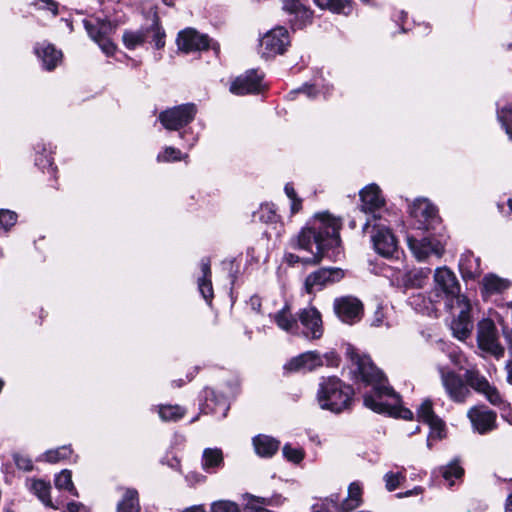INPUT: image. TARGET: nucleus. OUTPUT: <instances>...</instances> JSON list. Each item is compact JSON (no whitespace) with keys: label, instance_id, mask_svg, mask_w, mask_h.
<instances>
[{"label":"nucleus","instance_id":"1","mask_svg":"<svg viewBox=\"0 0 512 512\" xmlns=\"http://www.w3.org/2000/svg\"><path fill=\"white\" fill-rule=\"evenodd\" d=\"M346 354L354 378L372 387L370 392L364 394L365 407L379 414L412 419V411L401 405L400 395L388 384L383 372L373 364L368 355L361 354L352 346L347 348Z\"/></svg>","mask_w":512,"mask_h":512},{"label":"nucleus","instance_id":"2","mask_svg":"<svg viewBox=\"0 0 512 512\" xmlns=\"http://www.w3.org/2000/svg\"><path fill=\"white\" fill-rule=\"evenodd\" d=\"M341 220L328 212L316 214L304 227L298 236L292 240V247L306 250L310 257H300L293 253H287L285 260L289 265L297 263L317 264L322 258L336 261L341 254V239L339 231Z\"/></svg>","mask_w":512,"mask_h":512},{"label":"nucleus","instance_id":"3","mask_svg":"<svg viewBox=\"0 0 512 512\" xmlns=\"http://www.w3.org/2000/svg\"><path fill=\"white\" fill-rule=\"evenodd\" d=\"M438 372L441 383L449 398L456 403H464L471 395L469 388L479 394H482L487 401L501 411L503 419L512 424V414L510 404L502 397L498 389L491 385L489 381L477 369H466L464 379L446 366L439 365Z\"/></svg>","mask_w":512,"mask_h":512},{"label":"nucleus","instance_id":"4","mask_svg":"<svg viewBox=\"0 0 512 512\" xmlns=\"http://www.w3.org/2000/svg\"><path fill=\"white\" fill-rule=\"evenodd\" d=\"M354 388L337 376L319 379L315 400L320 409L333 414H341L352 407Z\"/></svg>","mask_w":512,"mask_h":512},{"label":"nucleus","instance_id":"5","mask_svg":"<svg viewBox=\"0 0 512 512\" xmlns=\"http://www.w3.org/2000/svg\"><path fill=\"white\" fill-rule=\"evenodd\" d=\"M198 113L196 104L188 102L161 111L158 121L168 131H177L183 146L192 149L199 140V134L190 127Z\"/></svg>","mask_w":512,"mask_h":512},{"label":"nucleus","instance_id":"6","mask_svg":"<svg viewBox=\"0 0 512 512\" xmlns=\"http://www.w3.org/2000/svg\"><path fill=\"white\" fill-rule=\"evenodd\" d=\"M434 287L432 295L435 301H444L447 310L452 311L460 298H466L460 294V284L455 273L448 267H438L434 271Z\"/></svg>","mask_w":512,"mask_h":512},{"label":"nucleus","instance_id":"7","mask_svg":"<svg viewBox=\"0 0 512 512\" xmlns=\"http://www.w3.org/2000/svg\"><path fill=\"white\" fill-rule=\"evenodd\" d=\"M361 200V211L371 216L366 220L363 225V232H367L372 222L377 221L382 216L385 207V198L382 194L380 187L371 183L366 185L359 191Z\"/></svg>","mask_w":512,"mask_h":512},{"label":"nucleus","instance_id":"8","mask_svg":"<svg viewBox=\"0 0 512 512\" xmlns=\"http://www.w3.org/2000/svg\"><path fill=\"white\" fill-rule=\"evenodd\" d=\"M371 242L374 250L381 256L390 258L398 253L397 240L392 233L388 221L379 217L377 221L372 222Z\"/></svg>","mask_w":512,"mask_h":512},{"label":"nucleus","instance_id":"9","mask_svg":"<svg viewBox=\"0 0 512 512\" xmlns=\"http://www.w3.org/2000/svg\"><path fill=\"white\" fill-rule=\"evenodd\" d=\"M409 214L418 230L434 229L440 222L437 207L427 198H416L409 206Z\"/></svg>","mask_w":512,"mask_h":512},{"label":"nucleus","instance_id":"10","mask_svg":"<svg viewBox=\"0 0 512 512\" xmlns=\"http://www.w3.org/2000/svg\"><path fill=\"white\" fill-rule=\"evenodd\" d=\"M85 30L89 37L98 44L100 49L107 55L111 56L116 51L115 44L111 41L110 35L115 30V25L105 19L83 20Z\"/></svg>","mask_w":512,"mask_h":512},{"label":"nucleus","instance_id":"11","mask_svg":"<svg viewBox=\"0 0 512 512\" xmlns=\"http://www.w3.org/2000/svg\"><path fill=\"white\" fill-rule=\"evenodd\" d=\"M177 46L180 50L190 53L211 48L215 55L219 54V44L210 39L206 34H200L193 28H186L178 33Z\"/></svg>","mask_w":512,"mask_h":512},{"label":"nucleus","instance_id":"12","mask_svg":"<svg viewBox=\"0 0 512 512\" xmlns=\"http://www.w3.org/2000/svg\"><path fill=\"white\" fill-rule=\"evenodd\" d=\"M407 244L413 256L420 262L427 261L431 257L439 259L445 251L441 241L430 236L418 239L412 235H408Z\"/></svg>","mask_w":512,"mask_h":512},{"label":"nucleus","instance_id":"13","mask_svg":"<svg viewBox=\"0 0 512 512\" xmlns=\"http://www.w3.org/2000/svg\"><path fill=\"white\" fill-rule=\"evenodd\" d=\"M297 321L300 333L307 339H319L323 334V325L320 312L312 306L300 309L297 312Z\"/></svg>","mask_w":512,"mask_h":512},{"label":"nucleus","instance_id":"14","mask_svg":"<svg viewBox=\"0 0 512 512\" xmlns=\"http://www.w3.org/2000/svg\"><path fill=\"white\" fill-rule=\"evenodd\" d=\"M201 397L200 409L202 413L212 414L218 419H223L227 416L230 404L224 393L206 387Z\"/></svg>","mask_w":512,"mask_h":512},{"label":"nucleus","instance_id":"15","mask_svg":"<svg viewBox=\"0 0 512 512\" xmlns=\"http://www.w3.org/2000/svg\"><path fill=\"white\" fill-rule=\"evenodd\" d=\"M333 308L337 317L346 324L353 325L359 322L363 316L362 302L353 296L336 298Z\"/></svg>","mask_w":512,"mask_h":512},{"label":"nucleus","instance_id":"16","mask_svg":"<svg viewBox=\"0 0 512 512\" xmlns=\"http://www.w3.org/2000/svg\"><path fill=\"white\" fill-rule=\"evenodd\" d=\"M290 44L288 31L284 27H276L268 31L260 41L261 53L264 57L282 54Z\"/></svg>","mask_w":512,"mask_h":512},{"label":"nucleus","instance_id":"17","mask_svg":"<svg viewBox=\"0 0 512 512\" xmlns=\"http://www.w3.org/2000/svg\"><path fill=\"white\" fill-rule=\"evenodd\" d=\"M472 428L475 432L485 435L496 429L497 415L485 405L471 407L467 412Z\"/></svg>","mask_w":512,"mask_h":512},{"label":"nucleus","instance_id":"18","mask_svg":"<svg viewBox=\"0 0 512 512\" xmlns=\"http://www.w3.org/2000/svg\"><path fill=\"white\" fill-rule=\"evenodd\" d=\"M456 311H458V314L451 323V329L456 338L464 340L469 336L473 328L470 316L471 304L469 300L467 298H460L458 304L455 305L451 312L455 313Z\"/></svg>","mask_w":512,"mask_h":512},{"label":"nucleus","instance_id":"19","mask_svg":"<svg viewBox=\"0 0 512 512\" xmlns=\"http://www.w3.org/2000/svg\"><path fill=\"white\" fill-rule=\"evenodd\" d=\"M344 277V272L340 268H321L307 276L305 280V290L311 294L321 290L328 284L340 281Z\"/></svg>","mask_w":512,"mask_h":512},{"label":"nucleus","instance_id":"20","mask_svg":"<svg viewBox=\"0 0 512 512\" xmlns=\"http://www.w3.org/2000/svg\"><path fill=\"white\" fill-rule=\"evenodd\" d=\"M477 340L482 350L496 357L503 355L504 349L498 341L497 330L493 322L486 320L479 324Z\"/></svg>","mask_w":512,"mask_h":512},{"label":"nucleus","instance_id":"21","mask_svg":"<svg viewBox=\"0 0 512 512\" xmlns=\"http://www.w3.org/2000/svg\"><path fill=\"white\" fill-rule=\"evenodd\" d=\"M263 75L257 70H249L237 77L230 86V91L236 95L259 93L263 88Z\"/></svg>","mask_w":512,"mask_h":512},{"label":"nucleus","instance_id":"22","mask_svg":"<svg viewBox=\"0 0 512 512\" xmlns=\"http://www.w3.org/2000/svg\"><path fill=\"white\" fill-rule=\"evenodd\" d=\"M283 9L293 15L289 21L294 30L302 29L311 22L313 12L307 7L304 0H282Z\"/></svg>","mask_w":512,"mask_h":512},{"label":"nucleus","instance_id":"23","mask_svg":"<svg viewBox=\"0 0 512 512\" xmlns=\"http://www.w3.org/2000/svg\"><path fill=\"white\" fill-rule=\"evenodd\" d=\"M324 364L320 353L316 351H307L290 359L284 369L289 372H308Z\"/></svg>","mask_w":512,"mask_h":512},{"label":"nucleus","instance_id":"24","mask_svg":"<svg viewBox=\"0 0 512 512\" xmlns=\"http://www.w3.org/2000/svg\"><path fill=\"white\" fill-rule=\"evenodd\" d=\"M332 86L326 82L323 72L317 71L310 82L304 83L300 88L291 91L290 94H304L309 99H314L318 95L324 97L330 95Z\"/></svg>","mask_w":512,"mask_h":512},{"label":"nucleus","instance_id":"25","mask_svg":"<svg viewBox=\"0 0 512 512\" xmlns=\"http://www.w3.org/2000/svg\"><path fill=\"white\" fill-rule=\"evenodd\" d=\"M54 146L43 141L34 145V163L43 172L55 176L57 167L54 165Z\"/></svg>","mask_w":512,"mask_h":512},{"label":"nucleus","instance_id":"26","mask_svg":"<svg viewBox=\"0 0 512 512\" xmlns=\"http://www.w3.org/2000/svg\"><path fill=\"white\" fill-rule=\"evenodd\" d=\"M458 266L465 282L475 281L482 274L481 260L471 251H466L461 254Z\"/></svg>","mask_w":512,"mask_h":512},{"label":"nucleus","instance_id":"27","mask_svg":"<svg viewBox=\"0 0 512 512\" xmlns=\"http://www.w3.org/2000/svg\"><path fill=\"white\" fill-rule=\"evenodd\" d=\"M121 497L116 504V512H141L139 492L134 487L117 488Z\"/></svg>","mask_w":512,"mask_h":512},{"label":"nucleus","instance_id":"28","mask_svg":"<svg viewBox=\"0 0 512 512\" xmlns=\"http://www.w3.org/2000/svg\"><path fill=\"white\" fill-rule=\"evenodd\" d=\"M432 477H441L445 484L453 486L457 480H461L464 475V469L461 466L460 460L454 458L446 465L439 466L432 470Z\"/></svg>","mask_w":512,"mask_h":512},{"label":"nucleus","instance_id":"29","mask_svg":"<svg viewBox=\"0 0 512 512\" xmlns=\"http://www.w3.org/2000/svg\"><path fill=\"white\" fill-rule=\"evenodd\" d=\"M35 52L42 62L43 68L48 71L55 69L62 59V52L48 42L37 44Z\"/></svg>","mask_w":512,"mask_h":512},{"label":"nucleus","instance_id":"30","mask_svg":"<svg viewBox=\"0 0 512 512\" xmlns=\"http://www.w3.org/2000/svg\"><path fill=\"white\" fill-rule=\"evenodd\" d=\"M417 415L420 421L429 425L433 433H436L439 438L442 437V432L445 425L442 419L434 413L432 402L430 400H425L422 402L417 410Z\"/></svg>","mask_w":512,"mask_h":512},{"label":"nucleus","instance_id":"31","mask_svg":"<svg viewBox=\"0 0 512 512\" xmlns=\"http://www.w3.org/2000/svg\"><path fill=\"white\" fill-rule=\"evenodd\" d=\"M202 276L198 278V290L208 305H211L214 292L211 281V262L209 258H202L200 261Z\"/></svg>","mask_w":512,"mask_h":512},{"label":"nucleus","instance_id":"32","mask_svg":"<svg viewBox=\"0 0 512 512\" xmlns=\"http://www.w3.org/2000/svg\"><path fill=\"white\" fill-rule=\"evenodd\" d=\"M256 454L263 458L272 457L280 447V441L274 437L259 434L252 439Z\"/></svg>","mask_w":512,"mask_h":512},{"label":"nucleus","instance_id":"33","mask_svg":"<svg viewBox=\"0 0 512 512\" xmlns=\"http://www.w3.org/2000/svg\"><path fill=\"white\" fill-rule=\"evenodd\" d=\"M314 4L321 10H328L333 14L350 16L355 8L353 0H313Z\"/></svg>","mask_w":512,"mask_h":512},{"label":"nucleus","instance_id":"34","mask_svg":"<svg viewBox=\"0 0 512 512\" xmlns=\"http://www.w3.org/2000/svg\"><path fill=\"white\" fill-rule=\"evenodd\" d=\"M273 320L281 330L293 335H299V323L297 318L291 314L288 305H285L281 310L276 312L273 315Z\"/></svg>","mask_w":512,"mask_h":512},{"label":"nucleus","instance_id":"35","mask_svg":"<svg viewBox=\"0 0 512 512\" xmlns=\"http://www.w3.org/2000/svg\"><path fill=\"white\" fill-rule=\"evenodd\" d=\"M224 464L223 452L220 448H206L202 453V469L209 474L216 473Z\"/></svg>","mask_w":512,"mask_h":512},{"label":"nucleus","instance_id":"36","mask_svg":"<svg viewBox=\"0 0 512 512\" xmlns=\"http://www.w3.org/2000/svg\"><path fill=\"white\" fill-rule=\"evenodd\" d=\"M496 116L501 127L512 140V102L507 98H500L496 102Z\"/></svg>","mask_w":512,"mask_h":512},{"label":"nucleus","instance_id":"37","mask_svg":"<svg viewBox=\"0 0 512 512\" xmlns=\"http://www.w3.org/2000/svg\"><path fill=\"white\" fill-rule=\"evenodd\" d=\"M511 282L495 274H487L482 280V294L485 296L502 293L507 290Z\"/></svg>","mask_w":512,"mask_h":512},{"label":"nucleus","instance_id":"38","mask_svg":"<svg viewBox=\"0 0 512 512\" xmlns=\"http://www.w3.org/2000/svg\"><path fill=\"white\" fill-rule=\"evenodd\" d=\"M29 490L37 496V498L46 506L58 509L52 502L50 497L51 485L49 482L42 479H31L28 482Z\"/></svg>","mask_w":512,"mask_h":512},{"label":"nucleus","instance_id":"39","mask_svg":"<svg viewBox=\"0 0 512 512\" xmlns=\"http://www.w3.org/2000/svg\"><path fill=\"white\" fill-rule=\"evenodd\" d=\"M407 303L416 312L430 314L434 311V304L438 303V301H435V297L432 295V292L428 298L423 293L417 292L408 297Z\"/></svg>","mask_w":512,"mask_h":512},{"label":"nucleus","instance_id":"40","mask_svg":"<svg viewBox=\"0 0 512 512\" xmlns=\"http://www.w3.org/2000/svg\"><path fill=\"white\" fill-rule=\"evenodd\" d=\"M151 412L157 413L164 422H175L185 415V409L179 405L160 404L150 408Z\"/></svg>","mask_w":512,"mask_h":512},{"label":"nucleus","instance_id":"41","mask_svg":"<svg viewBox=\"0 0 512 512\" xmlns=\"http://www.w3.org/2000/svg\"><path fill=\"white\" fill-rule=\"evenodd\" d=\"M362 487L358 482H353L348 487V496L340 502L339 512H350L361 505Z\"/></svg>","mask_w":512,"mask_h":512},{"label":"nucleus","instance_id":"42","mask_svg":"<svg viewBox=\"0 0 512 512\" xmlns=\"http://www.w3.org/2000/svg\"><path fill=\"white\" fill-rule=\"evenodd\" d=\"M73 450L70 445H63L55 449H50L37 457L38 462H47L51 464L59 463L71 457Z\"/></svg>","mask_w":512,"mask_h":512},{"label":"nucleus","instance_id":"43","mask_svg":"<svg viewBox=\"0 0 512 512\" xmlns=\"http://www.w3.org/2000/svg\"><path fill=\"white\" fill-rule=\"evenodd\" d=\"M147 34V28L136 31L126 30L122 36L123 44L127 49L134 50L146 42Z\"/></svg>","mask_w":512,"mask_h":512},{"label":"nucleus","instance_id":"44","mask_svg":"<svg viewBox=\"0 0 512 512\" xmlns=\"http://www.w3.org/2000/svg\"><path fill=\"white\" fill-rule=\"evenodd\" d=\"M54 484L58 490L67 491L75 497L79 496L78 491L72 481V472L68 469H64L55 475Z\"/></svg>","mask_w":512,"mask_h":512},{"label":"nucleus","instance_id":"45","mask_svg":"<svg viewBox=\"0 0 512 512\" xmlns=\"http://www.w3.org/2000/svg\"><path fill=\"white\" fill-rule=\"evenodd\" d=\"M339 506L340 497L338 494L333 493L313 504L312 512H332V510L339 512Z\"/></svg>","mask_w":512,"mask_h":512},{"label":"nucleus","instance_id":"46","mask_svg":"<svg viewBox=\"0 0 512 512\" xmlns=\"http://www.w3.org/2000/svg\"><path fill=\"white\" fill-rule=\"evenodd\" d=\"M186 157L187 154L183 155L180 149L173 146H166L157 154L156 160L158 163H169L181 161Z\"/></svg>","mask_w":512,"mask_h":512},{"label":"nucleus","instance_id":"47","mask_svg":"<svg viewBox=\"0 0 512 512\" xmlns=\"http://www.w3.org/2000/svg\"><path fill=\"white\" fill-rule=\"evenodd\" d=\"M405 469L402 468V471L400 472H387L383 479H384V482H385V486H386V489L388 491H394L396 490L402 481H404L406 479V476H405Z\"/></svg>","mask_w":512,"mask_h":512},{"label":"nucleus","instance_id":"48","mask_svg":"<svg viewBox=\"0 0 512 512\" xmlns=\"http://www.w3.org/2000/svg\"><path fill=\"white\" fill-rule=\"evenodd\" d=\"M18 219V215L9 209H0V230L8 232Z\"/></svg>","mask_w":512,"mask_h":512},{"label":"nucleus","instance_id":"49","mask_svg":"<svg viewBox=\"0 0 512 512\" xmlns=\"http://www.w3.org/2000/svg\"><path fill=\"white\" fill-rule=\"evenodd\" d=\"M257 214L260 221L265 223L276 222L278 217L274 205L269 203L262 204Z\"/></svg>","mask_w":512,"mask_h":512},{"label":"nucleus","instance_id":"50","mask_svg":"<svg viewBox=\"0 0 512 512\" xmlns=\"http://www.w3.org/2000/svg\"><path fill=\"white\" fill-rule=\"evenodd\" d=\"M285 459L293 463H299L304 458V452L301 448L293 447L290 444H285L282 449Z\"/></svg>","mask_w":512,"mask_h":512},{"label":"nucleus","instance_id":"51","mask_svg":"<svg viewBox=\"0 0 512 512\" xmlns=\"http://www.w3.org/2000/svg\"><path fill=\"white\" fill-rule=\"evenodd\" d=\"M211 512H241L239 506L229 500H219L211 504Z\"/></svg>","mask_w":512,"mask_h":512},{"label":"nucleus","instance_id":"52","mask_svg":"<svg viewBox=\"0 0 512 512\" xmlns=\"http://www.w3.org/2000/svg\"><path fill=\"white\" fill-rule=\"evenodd\" d=\"M148 29L153 32V42L156 49H162L165 46V31L159 26L157 22H154Z\"/></svg>","mask_w":512,"mask_h":512},{"label":"nucleus","instance_id":"53","mask_svg":"<svg viewBox=\"0 0 512 512\" xmlns=\"http://www.w3.org/2000/svg\"><path fill=\"white\" fill-rule=\"evenodd\" d=\"M13 460H14L16 467L25 472H30L34 468L32 459L26 454L14 453Z\"/></svg>","mask_w":512,"mask_h":512},{"label":"nucleus","instance_id":"54","mask_svg":"<svg viewBox=\"0 0 512 512\" xmlns=\"http://www.w3.org/2000/svg\"><path fill=\"white\" fill-rule=\"evenodd\" d=\"M222 268L227 271L230 284L233 286L239 273V266L236 264V260L234 258L224 260L222 262Z\"/></svg>","mask_w":512,"mask_h":512},{"label":"nucleus","instance_id":"55","mask_svg":"<svg viewBox=\"0 0 512 512\" xmlns=\"http://www.w3.org/2000/svg\"><path fill=\"white\" fill-rule=\"evenodd\" d=\"M240 387V381L238 377L231 376L225 383V388L222 393H224V396H227V400L229 401L230 397H235L239 392Z\"/></svg>","mask_w":512,"mask_h":512},{"label":"nucleus","instance_id":"56","mask_svg":"<svg viewBox=\"0 0 512 512\" xmlns=\"http://www.w3.org/2000/svg\"><path fill=\"white\" fill-rule=\"evenodd\" d=\"M385 319L386 313L384 311V307L381 304H378L371 319V326L381 327L385 325L386 327H390V325L388 324V322L385 321Z\"/></svg>","mask_w":512,"mask_h":512},{"label":"nucleus","instance_id":"57","mask_svg":"<svg viewBox=\"0 0 512 512\" xmlns=\"http://www.w3.org/2000/svg\"><path fill=\"white\" fill-rule=\"evenodd\" d=\"M448 357L451 361V363L458 367L459 369H463L464 368V361H465V357L464 355L458 350V348L456 347H451L449 349V352H448Z\"/></svg>","mask_w":512,"mask_h":512},{"label":"nucleus","instance_id":"58","mask_svg":"<svg viewBox=\"0 0 512 512\" xmlns=\"http://www.w3.org/2000/svg\"><path fill=\"white\" fill-rule=\"evenodd\" d=\"M185 481L188 486L194 487L198 484L204 483L206 481V476L196 471H190L185 475Z\"/></svg>","mask_w":512,"mask_h":512},{"label":"nucleus","instance_id":"59","mask_svg":"<svg viewBox=\"0 0 512 512\" xmlns=\"http://www.w3.org/2000/svg\"><path fill=\"white\" fill-rule=\"evenodd\" d=\"M39 9L50 11L54 16L58 14V3L54 0H35Z\"/></svg>","mask_w":512,"mask_h":512},{"label":"nucleus","instance_id":"60","mask_svg":"<svg viewBox=\"0 0 512 512\" xmlns=\"http://www.w3.org/2000/svg\"><path fill=\"white\" fill-rule=\"evenodd\" d=\"M161 463L167 465L169 468L182 473L181 462L177 456H169L168 454L164 456L161 460Z\"/></svg>","mask_w":512,"mask_h":512},{"label":"nucleus","instance_id":"61","mask_svg":"<svg viewBox=\"0 0 512 512\" xmlns=\"http://www.w3.org/2000/svg\"><path fill=\"white\" fill-rule=\"evenodd\" d=\"M64 512H85V506L80 502H69Z\"/></svg>","mask_w":512,"mask_h":512},{"label":"nucleus","instance_id":"62","mask_svg":"<svg viewBox=\"0 0 512 512\" xmlns=\"http://www.w3.org/2000/svg\"><path fill=\"white\" fill-rule=\"evenodd\" d=\"M289 200H290V211H291V214L292 215L296 214L302 208V199L297 196V197L289 199Z\"/></svg>","mask_w":512,"mask_h":512},{"label":"nucleus","instance_id":"63","mask_svg":"<svg viewBox=\"0 0 512 512\" xmlns=\"http://www.w3.org/2000/svg\"><path fill=\"white\" fill-rule=\"evenodd\" d=\"M243 512H271L270 510L264 508V507H261V506H257L254 501L253 502H250L248 503Z\"/></svg>","mask_w":512,"mask_h":512},{"label":"nucleus","instance_id":"64","mask_svg":"<svg viewBox=\"0 0 512 512\" xmlns=\"http://www.w3.org/2000/svg\"><path fill=\"white\" fill-rule=\"evenodd\" d=\"M251 309L255 312H260L261 309V298L257 295H253L248 303Z\"/></svg>","mask_w":512,"mask_h":512}]
</instances>
